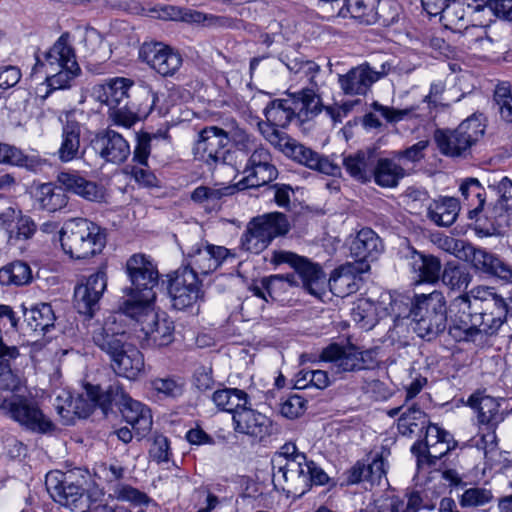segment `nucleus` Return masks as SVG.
I'll use <instances>...</instances> for the list:
<instances>
[{
  "instance_id": "obj_41",
  "label": "nucleus",
  "mask_w": 512,
  "mask_h": 512,
  "mask_svg": "<svg viewBox=\"0 0 512 512\" xmlns=\"http://www.w3.org/2000/svg\"><path fill=\"white\" fill-rule=\"evenodd\" d=\"M80 124L68 120L62 128L61 143L57 150L58 159L67 163L80 157Z\"/></svg>"
},
{
  "instance_id": "obj_49",
  "label": "nucleus",
  "mask_w": 512,
  "mask_h": 512,
  "mask_svg": "<svg viewBox=\"0 0 512 512\" xmlns=\"http://www.w3.org/2000/svg\"><path fill=\"white\" fill-rule=\"evenodd\" d=\"M35 198L40 207L48 212H56L68 203V196L61 187L52 183L40 184L35 192Z\"/></svg>"
},
{
  "instance_id": "obj_26",
  "label": "nucleus",
  "mask_w": 512,
  "mask_h": 512,
  "mask_svg": "<svg viewBox=\"0 0 512 512\" xmlns=\"http://www.w3.org/2000/svg\"><path fill=\"white\" fill-rule=\"evenodd\" d=\"M467 405L476 413L477 424L480 430H496L498 425L505 419L500 402L481 392H475L470 395Z\"/></svg>"
},
{
  "instance_id": "obj_48",
  "label": "nucleus",
  "mask_w": 512,
  "mask_h": 512,
  "mask_svg": "<svg viewBox=\"0 0 512 512\" xmlns=\"http://www.w3.org/2000/svg\"><path fill=\"white\" fill-rule=\"evenodd\" d=\"M213 403L220 411L236 415L244 405L249 404V395L237 388H223L216 390L211 397Z\"/></svg>"
},
{
  "instance_id": "obj_1",
  "label": "nucleus",
  "mask_w": 512,
  "mask_h": 512,
  "mask_svg": "<svg viewBox=\"0 0 512 512\" xmlns=\"http://www.w3.org/2000/svg\"><path fill=\"white\" fill-rule=\"evenodd\" d=\"M322 107L321 98L312 91L295 92L286 99L269 101L263 111L266 122L259 121L258 128L262 136L287 157L312 170L337 176L341 173L337 164L278 129L287 127L295 118L302 123L309 121L321 112Z\"/></svg>"
},
{
  "instance_id": "obj_33",
  "label": "nucleus",
  "mask_w": 512,
  "mask_h": 512,
  "mask_svg": "<svg viewBox=\"0 0 512 512\" xmlns=\"http://www.w3.org/2000/svg\"><path fill=\"white\" fill-rule=\"evenodd\" d=\"M145 102L141 103L137 112L128 107L127 103L109 110V118L112 123L124 128H131L139 119L140 115H148L158 101V95L152 89L145 87L142 91Z\"/></svg>"
},
{
  "instance_id": "obj_18",
  "label": "nucleus",
  "mask_w": 512,
  "mask_h": 512,
  "mask_svg": "<svg viewBox=\"0 0 512 512\" xmlns=\"http://www.w3.org/2000/svg\"><path fill=\"white\" fill-rule=\"evenodd\" d=\"M232 426L234 432L248 436L257 442H264L278 431L271 418L252 408L250 400L249 404L244 405L236 415H233Z\"/></svg>"
},
{
  "instance_id": "obj_43",
  "label": "nucleus",
  "mask_w": 512,
  "mask_h": 512,
  "mask_svg": "<svg viewBox=\"0 0 512 512\" xmlns=\"http://www.w3.org/2000/svg\"><path fill=\"white\" fill-rule=\"evenodd\" d=\"M328 286L333 295L341 298L356 292L359 286L355 267L346 264L335 269L329 278Z\"/></svg>"
},
{
  "instance_id": "obj_55",
  "label": "nucleus",
  "mask_w": 512,
  "mask_h": 512,
  "mask_svg": "<svg viewBox=\"0 0 512 512\" xmlns=\"http://www.w3.org/2000/svg\"><path fill=\"white\" fill-rule=\"evenodd\" d=\"M32 280L30 266L22 261H14L0 269L1 285H27Z\"/></svg>"
},
{
  "instance_id": "obj_20",
  "label": "nucleus",
  "mask_w": 512,
  "mask_h": 512,
  "mask_svg": "<svg viewBox=\"0 0 512 512\" xmlns=\"http://www.w3.org/2000/svg\"><path fill=\"white\" fill-rule=\"evenodd\" d=\"M99 405V386L87 385L85 394L73 398L68 392H62L55 398L54 407L66 423L78 418L88 417Z\"/></svg>"
},
{
  "instance_id": "obj_12",
  "label": "nucleus",
  "mask_w": 512,
  "mask_h": 512,
  "mask_svg": "<svg viewBox=\"0 0 512 512\" xmlns=\"http://www.w3.org/2000/svg\"><path fill=\"white\" fill-rule=\"evenodd\" d=\"M183 254L186 263L183 267L193 270L198 276L216 271L229 257H234V254L226 247L204 240L187 246L183 250Z\"/></svg>"
},
{
  "instance_id": "obj_2",
  "label": "nucleus",
  "mask_w": 512,
  "mask_h": 512,
  "mask_svg": "<svg viewBox=\"0 0 512 512\" xmlns=\"http://www.w3.org/2000/svg\"><path fill=\"white\" fill-rule=\"evenodd\" d=\"M273 480L287 484L288 490L304 494L312 485H324L328 475L313 461H308L294 443H285L272 459Z\"/></svg>"
},
{
  "instance_id": "obj_34",
  "label": "nucleus",
  "mask_w": 512,
  "mask_h": 512,
  "mask_svg": "<svg viewBox=\"0 0 512 512\" xmlns=\"http://www.w3.org/2000/svg\"><path fill=\"white\" fill-rule=\"evenodd\" d=\"M461 44L474 52H491L501 41L490 26L469 25L460 33Z\"/></svg>"
},
{
  "instance_id": "obj_8",
  "label": "nucleus",
  "mask_w": 512,
  "mask_h": 512,
  "mask_svg": "<svg viewBox=\"0 0 512 512\" xmlns=\"http://www.w3.org/2000/svg\"><path fill=\"white\" fill-rule=\"evenodd\" d=\"M485 125L480 116H472L462 121L454 130L437 129L434 140L439 151L449 157L464 156L484 135Z\"/></svg>"
},
{
  "instance_id": "obj_52",
  "label": "nucleus",
  "mask_w": 512,
  "mask_h": 512,
  "mask_svg": "<svg viewBox=\"0 0 512 512\" xmlns=\"http://www.w3.org/2000/svg\"><path fill=\"white\" fill-rule=\"evenodd\" d=\"M481 323L476 326V337L481 334H494L502 326L507 317V305L493 306L489 310L482 308L478 310Z\"/></svg>"
},
{
  "instance_id": "obj_31",
  "label": "nucleus",
  "mask_w": 512,
  "mask_h": 512,
  "mask_svg": "<svg viewBox=\"0 0 512 512\" xmlns=\"http://www.w3.org/2000/svg\"><path fill=\"white\" fill-rule=\"evenodd\" d=\"M110 360L115 373L130 380H135L144 371L143 354L129 342L112 355Z\"/></svg>"
},
{
  "instance_id": "obj_4",
  "label": "nucleus",
  "mask_w": 512,
  "mask_h": 512,
  "mask_svg": "<svg viewBox=\"0 0 512 512\" xmlns=\"http://www.w3.org/2000/svg\"><path fill=\"white\" fill-rule=\"evenodd\" d=\"M68 39V34H63L48 51L44 52L43 57L35 55L36 63L31 75L43 71L47 85L54 90L67 88L81 71Z\"/></svg>"
},
{
  "instance_id": "obj_45",
  "label": "nucleus",
  "mask_w": 512,
  "mask_h": 512,
  "mask_svg": "<svg viewBox=\"0 0 512 512\" xmlns=\"http://www.w3.org/2000/svg\"><path fill=\"white\" fill-rule=\"evenodd\" d=\"M472 278L469 269L458 262L446 263L440 276L442 284L450 292L461 294L468 288Z\"/></svg>"
},
{
  "instance_id": "obj_44",
  "label": "nucleus",
  "mask_w": 512,
  "mask_h": 512,
  "mask_svg": "<svg viewBox=\"0 0 512 512\" xmlns=\"http://www.w3.org/2000/svg\"><path fill=\"white\" fill-rule=\"evenodd\" d=\"M45 162L36 154H25L15 146L0 142V164L23 167L36 172L42 168Z\"/></svg>"
},
{
  "instance_id": "obj_42",
  "label": "nucleus",
  "mask_w": 512,
  "mask_h": 512,
  "mask_svg": "<svg viewBox=\"0 0 512 512\" xmlns=\"http://www.w3.org/2000/svg\"><path fill=\"white\" fill-rule=\"evenodd\" d=\"M406 175L404 168L397 159L380 158L376 164H373L372 178L375 183L384 188H394L399 181Z\"/></svg>"
},
{
  "instance_id": "obj_51",
  "label": "nucleus",
  "mask_w": 512,
  "mask_h": 512,
  "mask_svg": "<svg viewBox=\"0 0 512 512\" xmlns=\"http://www.w3.org/2000/svg\"><path fill=\"white\" fill-rule=\"evenodd\" d=\"M460 191L468 205L472 207L469 217L477 218L485 207V189L476 178H468L460 185Z\"/></svg>"
},
{
  "instance_id": "obj_50",
  "label": "nucleus",
  "mask_w": 512,
  "mask_h": 512,
  "mask_svg": "<svg viewBox=\"0 0 512 512\" xmlns=\"http://www.w3.org/2000/svg\"><path fill=\"white\" fill-rule=\"evenodd\" d=\"M24 317L31 330L41 332H47L56 320L52 306L48 303H40L29 310L25 309Z\"/></svg>"
},
{
  "instance_id": "obj_5",
  "label": "nucleus",
  "mask_w": 512,
  "mask_h": 512,
  "mask_svg": "<svg viewBox=\"0 0 512 512\" xmlns=\"http://www.w3.org/2000/svg\"><path fill=\"white\" fill-rule=\"evenodd\" d=\"M447 306L442 292L416 295L412 301L410 325L414 332L428 341L436 338L447 326Z\"/></svg>"
},
{
  "instance_id": "obj_54",
  "label": "nucleus",
  "mask_w": 512,
  "mask_h": 512,
  "mask_svg": "<svg viewBox=\"0 0 512 512\" xmlns=\"http://www.w3.org/2000/svg\"><path fill=\"white\" fill-rule=\"evenodd\" d=\"M149 384L154 393L165 399H177L185 390V381L178 376L156 377L151 379Z\"/></svg>"
},
{
  "instance_id": "obj_63",
  "label": "nucleus",
  "mask_w": 512,
  "mask_h": 512,
  "mask_svg": "<svg viewBox=\"0 0 512 512\" xmlns=\"http://www.w3.org/2000/svg\"><path fill=\"white\" fill-rule=\"evenodd\" d=\"M484 217L496 228H504L512 225V210L499 198L494 204L483 211Z\"/></svg>"
},
{
  "instance_id": "obj_36",
  "label": "nucleus",
  "mask_w": 512,
  "mask_h": 512,
  "mask_svg": "<svg viewBox=\"0 0 512 512\" xmlns=\"http://www.w3.org/2000/svg\"><path fill=\"white\" fill-rule=\"evenodd\" d=\"M387 463L383 453L375 454L368 464L357 462L349 471L348 482L356 484L361 481H368L371 485H381L386 479Z\"/></svg>"
},
{
  "instance_id": "obj_11",
  "label": "nucleus",
  "mask_w": 512,
  "mask_h": 512,
  "mask_svg": "<svg viewBox=\"0 0 512 512\" xmlns=\"http://www.w3.org/2000/svg\"><path fill=\"white\" fill-rule=\"evenodd\" d=\"M133 314H124L141 325L144 334L143 345L164 347L173 341L174 324L166 315L154 311V304L134 310Z\"/></svg>"
},
{
  "instance_id": "obj_37",
  "label": "nucleus",
  "mask_w": 512,
  "mask_h": 512,
  "mask_svg": "<svg viewBox=\"0 0 512 512\" xmlns=\"http://www.w3.org/2000/svg\"><path fill=\"white\" fill-rule=\"evenodd\" d=\"M121 411L125 421L131 425L137 436L143 438L151 431L153 424L152 414L149 407L145 404L127 398L123 403Z\"/></svg>"
},
{
  "instance_id": "obj_21",
  "label": "nucleus",
  "mask_w": 512,
  "mask_h": 512,
  "mask_svg": "<svg viewBox=\"0 0 512 512\" xmlns=\"http://www.w3.org/2000/svg\"><path fill=\"white\" fill-rule=\"evenodd\" d=\"M90 147L104 162L115 165L124 163L131 154L128 141L110 128L97 132L91 139Z\"/></svg>"
},
{
  "instance_id": "obj_29",
  "label": "nucleus",
  "mask_w": 512,
  "mask_h": 512,
  "mask_svg": "<svg viewBox=\"0 0 512 512\" xmlns=\"http://www.w3.org/2000/svg\"><path fill=\"white\" fill-rule=\"evenodd\" d=\"M57 182L68 192L85 200L102 202L105 200V189L97 183L87 180L76 171H63L57 175Z\"/></svg>"
},
{
  "instance_id": "obj_24",
  "label": "nucleus",
  "mask_w": 512,
  "mask_h": 512,
  "mask_svg": "<svg viewBox=\"0 0 512 512\" xmlns=\"http://www.w3.org/2000/svg\"><path fill=\"white\" fill-rule=\"evenodd\" d=\"M140 56L162 76L173 75L181 66V55L162 43H145Z\"/></svg>"
},
{
  "instance_id": "obj_38",
  "label": "nucleus",
  "mask_w": 512,
  "mask_h": 512,
  "mask_svg": "<svg viewBox=\"0 0 512 512\" xmlns=\"http://www.w3.org/2000/svg\"><path fill=\"white\" fill-rule=\"evenodd\" d=\"M388 313L385 299L377 303L369 299H360L352 308L351 317L361 329L370 330L380 319L387 317Z\"/></svg>"
},
{
  "instance_id": "obj_59",
  "label": "nucleus",
  "mask_w": 512,
  "mask_h": 512,
  "mask_svg": "<svg viewBox=\"0 0 512 512\" xmlns=\"http://www.w3.org/2000/svg\"><path fill=\"white\" fill-rule=\"evenodd\" d=\"M431 424L424 411L418 406L412 405L401 413L398 420V427L402 433H415L417 430H422L424 427Z\"/></svg>"
},
{
  "instance_id": "obj_3",
  "label": "nucleus",
  "mask_w": 512,
  "mask_h": 512,
  "mask_svg": "<svg viewBox=\"0 0 512 512\" xmlns=\"http://www.w3.org/2000/svg\"><path fill=\"white\" fill-rule=\"evenodd\" d=\"M125 270L131 285L123 289L118 310L120 314H133L135 309L154 304L159 273L152 259L140 253L128 258Z\"/></svg>"
},
{
  "instance_id": "obj_10",
  "label": "nucleus",
  "mask_w": 512,
  "mask_h": 512,
  "mask_svg": "<svg viewBox=\"0 0 512 512\" xmlns=\"http://www.w3.org/2000/svg\"><path fill=\"white\" fill-rule=\"evenodd\" d=\"M270 262L274 265L289 264L294 268L302 281L304 289L309 294L319 299L325 294L326 277L318 264L285 250H274Z\"/></svg>"
},
{
  "instance_id": "obj_14",
  "label": "nucleus",
  "mask_w": 512,
  "mask_h": 512,
  "mask_svg": "<svg viewBox=\"0 0 512 512\" xmlns=\"http://www.w3.org/2000/svg\"><path fill=\"white\" fill-rule=\"evenodd\" d=\"M0 410L5 411L10 418L32 432L44 434L54 429L53 423L38 405L27 398L4 399L0 404Z\"/></svg>"
},
{
  "instance_id": "obj_40",
  "label": "nucleus",
  "mask_w": 512,
  "mask_h": 512,
  "mask_svg": "<svg viewBox=\"0 0 512 512\" xmlns=\"http://www.w3.org/2000/svg\"><path fill=\"white\" fill-rule=\"evenodd\" d=\"M459 211L458 199L445 196L430 202L427 208V216L437 226L448 227L456 221Z\"/></svg>"
},
{
  "instance_id": "obj_62",
  "label": "nucleus",
  "mask_w": 512,
  "mask_h": 512,
  "mask_svg": "<svg viewBox=\"0 0 512 512\" xmlns=\"http://www.w3.org/2000/svg\"><path fill=\"white\" fill-rule=\"evenodd\" d=\"M494 500V494L490 488L471 487L466 489L460 497L462 507L478 508L490 504Z\"/></svg>"
},
{
  "instance_id": "obj_23",
  "label": "nucleus",
  "mask_w": 512,
  "mask_h": 512,
  "mask_svg": "<svg viewBox=\"0 0 512 512\" xmlns=\"http://www.w3.org/2000/svg\"><path fill=\"white\" fill-rule=\"evenodd\" d=\"M107 288V275L103 270L83 278L74 289V303L81 314L92 316Z\"/></svg>"
},
{
  "instance_id": "obj_39",
  "label": "nucleus",
  "mask_w": 512,
  "mask_h": 512,
  "mask_svg": "<svg viewBox=\"0 0 512 512\" xmlns=\"http://www.w3.org/2000/svg\"><path fill=\"white\" fill-rule=\"evenodd\" d=\"M382 250L381 239L370 228L361 229L350 245L351 254L359 261L373 260Z\"/></svg>"
},
{
  "instance_id": "obj_22",
  "label": "nucleus",
  "mask_w": 512,
  "mask_h": 512,
  "mask_svg": "<svg viewBox=\"0 0 512 512\" xmlns=\"http://www.w3.org/2000/svg\"><path fill=\"white\" fill-rule=\"evenodd\" d=\"M243 173L245 177L242 182L245 187L252 188L266 185L275 180L278 170L273 163L270 151L259 146L251 152Z\"/></svg>"
},
{
  "instance_id": "obj_58",
  "label": "nucleus",
  "mask_w": 512,
  "mask_h": 512,
  "mask_svg": "<svg viewBox=\"0 0 512 512\" xmlns=\"http://www.w3.org/2000/svg\"><path fill=\"white\" fill-rule=\"evenodd\" d=\"M462 295H467L475 311L482 308L489 310L493 308V306L506 303L501 296L494 292L493 288L486 286L474 287L469 292H464Z\"/></svg>"
},
{
  "instance_id": "obj_56",
  "label": "nucleus",
  "mask_w": 512,
  "mask_h": 512,
  "mask_svg": "<svg viewBox=\"0 0 512 512\" xmlns=\"http://www.w3.org/2000/svg\"><path fill=\"white\" fill-rule=\"evenodd\" d=\"M379 0H345V8L352 18L365 25L376 24Z\"/></svg>"
},
{
  "instance_id": "obj_17",
  "label": "nucleus",
  "mask_w": 512,
  "mask_h": 512,
  "mask_svg": "<svg viewBox=\"0 0 512 512\" xmlns=\"http://www.w3.org/2000/svg\"><path fill=\"white\" fill-rule=\"evenodd\" d=\"M45 485L51 498L61 506L72 512L87 511L89 500L84 489L68 482L65 473L58 470L49 472L46 475Z\"/></svg>"
},
{
  "instance_id": "obj_53",
  "label": "nucleus",
  "mask_w": 512,
  "mask_h": 512,
  "mask_svg": "<svg viewBox=\"0 0 512 512\" xmlns=\"http://www.w3.org/2000/svg\"><path fill=\"white\" fill-rule=\"evenodd\" d=\"M467 14V8L462 0H452L439 15L447 29L460 34L469 26Z\"/></svg>"
},
{
  "instance_id": "obj_60",
  "label": "nucleus",
  "mask_w": 512,
  "mask_h": 512,
  "mask_svg": "<svg viewBox=\"0 0 512 512\" xmlns=\"http://www.w3.org/2000/svg\"><path fill=\"white\" fill-rule=\"evenodd\" d=\"M225 134L227 143L231 141L233 146L240 152L247 154L258 147L256 145V138L241 128L235 121L227 125Z\"/></svg>"
},
{
  "instance_id": "obj_9",
  "label": "nucleus",
  "mask_w": 512,
  "mask_h": 512,
  "mask_svg": "<svg viewBox=\"0 0 512 512\" xmlns=\"http://www.w3.org/2000/svg\"><path fill=\"white\" fill-rule=\"evenodd\" d=\"M227 137L225 129L209 126L202 129L193 146V155L196 160L205 163L210 168L219 165L236 167V152L226 150Z\"/></svg>"
},
{
  "instance_id": "obj_46",
  "label": "nucleus",
  "mask_w": 512,
  "mask_h": 512,
  "mask_svg": "<svg viewBox=\"0 0 512 512\" xmlns=\"http://www.w3.org/2000/svg\"><path fill=\"white\" fill-rule=\"evenodd\" d=\"M373 155L369 151H358L343 159L346 172L355 180L366 183L372 179Z\"/></svg>"
},
{
  "instance_id": "obj_28",
  "label": "nucleus",
  "mask_w": 512,
  "mask_h": 512,
  "mask_svg": "<svg viewBox=\"0 0 512 512\" xmlns=\"http://www.w3.org/2000/svg\"><path fill=\"white\" fill-rule=\"evenodd\" d=\"M320 357L323 361L331 362L337 373L354 372L365 368L364 352L353 345L343 347L330 344L323 349Z\"/></svg>"
},
{
  "instance_id": "obj_61",
  "label": "nucleus",
  "mask_w": 512,
  "mask_h": 512,
  "mask_svg": "<svg viewBox=\"0 0 512 512\" xmlns=\"http://www.w3.org/2000/svg\"><path fill=\"white\" fill-rule=\"evenodd\" d=\"M17 357L0 356V390L17 391L23 385L21 375L11 368L10 362Z\"/></svg>"
},
{
  "instance_id": "obj_16",
  "label": "nucleus",
  "mask_w": 512,
  "mask_h": 512,
  "mask_svg": "<svg viewBox=\"0 0 512 512\" xmlns=\"http://www.w3.org/2000/svg\"><path fill=\"white\" fill-rule=\"evenodd\" d=\"M456 447L453 436L436 424H429L426 428L424 444L415 443L411 452L417 458L418 467L435 465L436 461Z\"/></svg>"
},
{
  "instance_id": "obj_15",
  "label": "nucleus",
  "mask_w": 512,
  "mask_h": 512,
  "mask_svg": "<svg viewBox=\"0 0 512 512\" xmlns=\"http://www.w3.org/2000/svg\"><path fill=\"white\" fill-rule=\"evenodd\" d=\"M87 328L93 343L109 357L129 342L125 326L116 314L109 315L103 321L90 319Z\"/></svg>"
},
{
  "instance_id": "obj_64",
  "label": "nucleus",
  "mask_w": 512,
  "mask_h": 512,
  "mask_svg": "<svg viewBox=\"0 0 512 512\" xmlns=\"http://www.w3.org/2000/svg\"><path fill=\"white\" fill-rule=\"evenodd\" d=\"M36 231V225L28 216L20 215L15 222L13 229H10L8 235V242L10 244H17L20 241H25L31 238Z\"/></svg>"
},
{
  "instance_id": "obj_35",
  "label": "nucleus",
  "mask_w": 512,
  "mask_h": 512,
  "mask_svg": "<svg viewBox=\"0 0 512 512\" xmlns=\"http://www.w3.org/2000/svg\"><path fill=\"white\" fill-rule=\"evenodd\" d=\"M405 258L419 282L436 283L440 279L441 262L437 257L425 255L413 248H408Z\"/></svg>"
},
{
  "instance_id": "obj_32",
  "label": "nucleus",
  "mask_w": 512,
  "mask_h": 512,
  "mask_svg": "<svg viewBox=\"0 0 512 512\" xmlns=\"http://www.w3.org/2000/svg\"><path fill=\"white\" fill-rule=\"evenodd\" d=\"M131 79L115 77L92 87L91 96L109 110L120 106L128 98V90L133 86Z\"/></svg>"
},
{
  "instance_id": "obj_13",
  "label": "nucleus",
  "mask_w": 512,
  "mask_h": 512,
  "mask_svg": "<svg viewBox=\"0 0 512 512\" xmlns=\"http://www.w3.org/2000/svg\"><path fill=\"white\" fill-rule=\"evenodd\" d=\"M477 312L467 295L459 294L451 300L447 308L448 333L455 341H475L476 326L481 323Z\"/></svg>"
},
{
  "instance_id": "obj_6",
  "label": "nucleus",
  "mask_w": 512,
  "mask_h": 512,
  "mask_svg": "<svg viewBox=\"0 0 512 512\" xmlns=\"http://www.w3.org/2000/svg\"><path fill=\"white\" fill-rule=\"evenodd\" d=\"M59 233L64 252L72 258L86 259L100 253L105 247V234L97 224L87 219H72Z\"/></svg>"
},
{
  "instance_id": "obj_47",
  "label": "nucleus",
  "mask_w": 512,
  "mask_h": 512,
  "mask_svg": "<svg viewBox=\"0 0 512 512\" xmlns=\"http://www.w3.org/2000/svg\"><path fill=\"white\" fill-rule=\"evenodd\" d=\"M385 299V306L388 307V314L393 320V327L391 328V332L400 336L408 325H410V320L412 318V302L409 303L404 298H396L392 299L391 295H386L382 297Z\"/></svg>"
},
{
  "instance_id": "obj_27",
  "label": "nucleus",
  "mask_w": 512,
  "mask_h": 512,
  "mask_svg": "<svg viewBox=\"0 0 512 512\" xmlns=\"http://www.w3.org/2000/svg\"><path fill=\"white\" fill-rule=\"evenodd\" d=\"M286 66L292 75V81L302 86L299 92L309 90L320 98L318 91L324 84V72L320 65L312 60L294 58Z\"/></svg>"
},
{
  "instance_id": "obj_7",
  "label": "nucleus",
  "mask_w": 512,
  "mask_h": 512,
  "mask_svg": "<svg viewBox=\"0 0 512 512\" xmlns=\"http://www.w3.org/2000/svg\"><path fill=\"white\" fill-rule=\"evenodd\" d=\"M288 231L289 223L283 213L272 212L254 217L248 222L241 237V248L258 254L267 248L274 238L285 235Z\"/></svg>"
},
{
  "instance_id": "obj_30",
  "label": "nucleus",
  "mask_w": 512,
  "mask_h": 512,
  "mask_svg": "<svg viewBox=\"0 0 512 512\" xmlns=\"http://www.w3.org/2000/svg\"><path fill=\"white\" fill-rule=\"evenodd\" d=\"M466 251L476 269L512 283V266L497 255L472 245H467Z\"/></svg>"
},
{
  "instance_id": "obj_25",
  "label": "nucleus",
  "mask_w": 512,
  "mask_h": 512,
  "mask_svg": "<svg viewBox=\"0 0 512 512\" xmlns=\"http://www.w3.org/2000/svg\"><path fill=\"white\" fill-rule=\"evenodd\" d=\"M383 74L364 63L351 68L347 73L338 75V83L345 95L362 96L370 90Z\"/></svg>"
},
{
  "instance_id": "obj_57",
  "label": "nucleus",
  "mask_w": 512,
  "mask_h": 512,
  "mask_svg": "<svg viewBox=\"0 0 512 512\" xmlns=\"http://www.w3.org/2000/svg\"><path fill=\"white\" fill-rule=\"evenodd\" d=\"M494 106L500 118L512 123V85L510 82H499L493 92Z\"/></svg>"
},
{
  "instance_id": "obj_19",
  "label": "nucleus",
  "mask_w": 512,
  "mask_h": 512,
  "mask_svg": "<svg viewBox=\"0 0 512 512\" xmlns=\"http://www.w3.org/2000/svg\"><path fill=\"white\" fill-rule=\"evenodd\" d=\"M168 292L173 307L178 310L192 306L203 296L199 276L183 266L169 280Z\"/></svg>"
}]
</instances>
